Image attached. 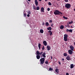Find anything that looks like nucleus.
Listing matches in <instances>:
<instances>
[{"instance_id":"48","label":"nucleus","mask_w":75,"mask_h":75,"mask_svg":"<svg viewBox=\"0 0 75 75\" xmlns=\"http://www.w3.org/2000/svg\"><path fill=\"white\" fill-rule=\"evenodd\" d=\"M41 0H39V1H41Z\"/></svg>"},{"instance_id":"3","label":"nucleus","mask_w":75,"mask_h":75,"mask_svg":"<svg viewBox=\"0 0 75 75\" xmlns=\"http://www.w3.org/2000/svg\"><path fill=\"white\" fill-rule=\"evenodd\" d=\"M64 40L65 41H67L68 39L67 38L68 37V35L67 34H64Z\"/></svg>"},{"instance_id":"29","label":"nucleus","mask_w":75,"mask_h":75,"mask_svg":"<svg viewBox=\"0 0 75 75\" xmlns=\"http://www.w3.org/2000/svg\"><path fill=\"white\" fill-rule=\"evenodd\" d=\"M69 32H70V33H72V30L70 29L69 30Z\"/></svg>"},{"instance_id":"44","label":"nucleus","mask_w":75,"mask_h":75,"mask_svg":"<svg viewBox=\"0 0 75 75\" xmlns=\"http://www.w3.org/2000/svg\"><path fill=\"white\" fill-rule=\"evenodd\" d=\"M59 64H61V62H59Z\"/></svg>"},{"instance_id":"20","label":"nucleus","mask_w":75,"mask_h":75,"mask_svg":"<svg viewBox=\"0 0 75 75\" xmlns=\"http://www.w3.org/2000/svg\"><path fill=\"white\" fill-rule=\"evenodd\" d=\"M63 55L64 57H67V56L68 55V54H67V53H64Z\"/></svg>"},{"instance_id":"24","label":"nucleus","mask_w":75,"mask_h":75,"mask_svg":"<svg viewBox=\"0 0 75 75\" xmlns=\"http://www.w3.org/2000/svg\"><path fill=\"white\" fill-rule=\"evenodd\" d=\"M45 25L46 26H48L49 25V23L48 22H46L45 23Z\"/></svg>"},{"instance_id":"30","label":"nucleus","mask_w":75,"mask_h":75,"mask_svg":"<svg viewBox=\"0 0 75 75\" xmlns=\"http://www.w3.org/2000/svg\"><path fill=\"white\" fill-rule=\"evenodd\" d=\"M24 17H27V14L24 13L23 14Z\"/></svg>"},{"instance_id":"5","label":"nucleus","mask_w":75,"mask_h":75,"mask_svg":"<svg viewBox=\"0 0 75 75\" xmlns=\"http://www.w3.org/2000/svg\"><path fill=\"white\" fill-rule=\"evenodd\" d=\"M68 53L70 55H72L73 54V52L71 50H68Z\"/></svg>"},{"instance_id":"55","label":"nucleus","mask_w":75,"mask_h":75,"mask_svg":"<svg viewBox=\"0 0 75 75\" xmlns=\"http://www.w3.org/2000/svg\"><path fill=\"white\" fill-rule=\"evenodd\" d=\"M74 59H75V58H74Z\"/></svg>"},{"instance_id":"8","label":"nucleus","mask_w":75,"mask_h":75,"mask_svg":"<svg viewBox=\"0 0 75 75\" xmlns=\"http://www.w3.org/2000/svg\"><path fill=\"white\" fill-rule=\"evenodd\" d=\"M48 33H50L49 35H50V36H51L52 35V32L51 31V30H50L48 31Z\"/></svg>"},{"instance_id":"2","label":"nucleus","mask_w":75,"mask_h":75,"mask_svg":"<svg viewBox=\"0 0 75 75\" xmlns=\"http://www.w3.org/2000/svg\"><path fill=\"white\" fill-rule=\"evenodd\" d=\"M40 64L41 65H43L44 63V62L45 61V58H42L40 59Z\"/></svg>"},{"instance_id":"41","label":"nucleus","mask_w":75,"mask_h":75,"mask_svg":"<svg viewBox=\"0 0 75 75\" xmlns=\"http://www.w3.org/2000/svg\"><path fill=\"white\" fill-rule=\"evenodd\" d=\"M42 24V25H45V23H44V22H43Z\"/></svg>"},{"instance_id":"21","label":"nucleus","mask_w":75,"mask_h":75,"mask_svg":"<svg viewBox=\"0 0 75 75\" xmlns=\"http://www.w3.org/2000/svg\"><path fill=\"white\" fill-rule=\"evenodd\" d=\"M36 54L38 55H40V52L38 51L36 52Z\"/></svg>"},{"instance_id":"7","label":"nucleus","mask_w":75,"mask_h":75,"mask_svg":"<svg viewBox=\"0 0 75 75\" xmlns=\"http://www.w3.org/2000/svg\"><path fill=\"white\" fill-rule=\"evenodd\" d=\"M66 59L68 61H70L71 60V58H70V56H68L66 58Z\"/></svg>"},{"instance_id":"25","label":"nucleus","mask_w":75,"mask_h":75,"mask_svg":"<svg viewBox=\"0 0 75 75\" xmlns=\"http://www.w3.org/2000/svg\"><path fill=\"white\" fill-rule=\"evenodd\" d=\"M63 18H64V19H65L66 20H67L68 19V18L67 17L65 16H64L63 17Z\"/></svg>"},{"instance_id":"43","label":"nucleus","mask_w":75,"mask_h":75,"mask_svg":"<svg viewBox=\"0 0 75 75\" xmlns=\"http://www.w3.org/2000/svg\"><path fill=\"white\" fill-rule=\"evenodd\" d=\"M66 75H69V73H66Z\"/></svg>"},{"instance_id":"22","label":"nucleus","mask_w":75,"mask_h":75,"mask_svg":"<svg viewBox=\"0 0 75 75\" xmlns=\"http://www.w3.org/2000/svg\"><path fill=\"white\" fill-rule=\"evenodd\" d=\"M38 45L39 49V50H40V47L41 46V44L39 43Z\"/></svg>"},{"instance_id":"51","label":"nucleus","mask_w":75,"mask_h":75,"mask_svg":"<svg viewBox=\"0 0 75 75\" xmlns=\"http://www.w3.org/2000/svg\"><path fill=\"white\" fill-rule=\"evenodd\" d=\"M71 28H72V26H71Z\"/></svg>"},{"instance_id":"9","label":"nucleus","mask_w":75,"mask_h":75,"mask_svg":"<svg viewBox=\"0 0 75 75\" xmlns=\"http://www.w3.org/2000/svg\"><path fill=\"white\" fill-rule=\"evenodd\" d=\"M43 44L45 46H46L47 45V42L45 41H44L43 42Z\"/></svg>"},{"instance_id":"12","label":"nucleus","mask_w":75,"mask_h":75,"mask_svg":"<svg viewBox=\"0 0 75 75\" xmlns=\"http://www.w3.org/2000/svg\"><path fill=\"white\" fill-rule=\"evenodd\" d=\"M55 72H57V74H58L59 73V69H57L55 70Z\"/></svg>"},{"instance_id":"49","label":"nucleus","mask_w":75,"mask_h":75,"mask_svg":"<svg viewBox=\"0 0 75 75\" xmlns=\"http://www.w3.org/2000/svg\"><path fill=\"white\" fill-rule=\"evenodd\" d=\"M45 0V1H47V0Z\"/></svg>"},{"instance_id":"26","label":"nucleus","mask_w":75,"mask_h":75,"mask_svg":"<svg viewBox=\"0 0 75 75\" xmlns=\"http://www.w3.org/2000/svg\"><path fill=\"white\" fill-rule=\"evenodd\" d=\"M72 23H73V21H72V20H71V21H70V22H69V24H72Z\"/></svg>"},{"instance_id":"19","label":"nucleus","mask_w":75,"mask_h":75,"mask_svg":"<svg viewBox=\"0 0 75 75\" xmlns=\"http://www.w3.org/2000/svg\"><path fill=\"white\" fill-rule=\"evenodd\" d=\"M40 33H42H42H44V31L43 30L40 29Z\"/></svg>"},{"instance_id":"47","label":"nucleus","mask_w":75,"mask_h":75,"mask_svg":"<svg viewBox=\"0 0 75 75\" xmlns=\"http://www.w3.org/2000/svg\"><path fill=\"white\" fill-rule=\"evenodd\" d=\"M51 59H52V56H51Z\"/></svg>"},{"instance_id":"23","label":"nucleus","mask_w":75,"mask_h":75,"mask_svg":"<svg viewBox=\"0 0 75 75\" xmlns=\"http://www.w3.org/2000/svg\"><path fill=\"white\" fill-rule=\"evenodd\" d=\"M36 10H40V7H39V6L36 7Z\"/></svg>"},{"instance_id":"50","label":"nucleus","mask_w":75,"mask_h":75,"mask_svg":"<svg viewBox=\"0 0 75 75\" xmlns=\"http://www.w3.org/2000/svg\"><path fill=\"white\" fill-rule=\"evenodd\" d=\"M51 27H52V25H51Z\"/></svg>"},{"instance_id":"35","label":"nucleus","mask_w":75,"mask_h":75,"mask_svg":"<svg viewBox=\"0 0 75 75\" xmlns=\"http://www.w3.org/2000/svg\"><path fill=\"white\" fill-rule=\"evenodd\" d=\"M43 52H41L40 53L39 55H41V54H42Z\"/></svg>"},{"instance_id":"39","label":"nucleus","mask_w":75,"mask_h":75,"mask_svg":"<svg viewBox=\"0 0 75 75\" xmlns=\"http://www.w3.org/2000/svg\"><path fill=\"white\" fill-rule=\"evenodd\" d=\"M47 11H49V10H50V8H47Z\"/></svg>"},{"instance_id":"46","label":"nucleus","mask_w":75,"mask_h":75,"mask_svg":"<svg viewBox=\"0 0 75 75\" xmlns=\"http://www.w3.org/2000/svg\"><path fill=\"white\" fill-rule=\"evenodd\" d=\"M28 1H31V0H28Z\"/></svg>"},{"instance_id":"33","label":"nucleus","mask_w":75,"mask_h":75,"mask_svg":"<svg viewBox=\"0 0 75 75\" xmlns=\"http://www.w3.org/2000/svg\"><path fill=\"white\" fill-rule=\"evenodd\" d=\"M28 14H31V12H30V11H28Z\"/></svg>"},{"instance_id":"42","label":"nucleus","mask_w":75,"mask_h":75,"mask_svg":"<svg viewBox=\"0 0 75 75\" xmlns=\"http://www.w3.org/2000/svg\"><path fill=\"white\" fill-rule=\"evenodd\" d=\"M27 17H30V15L29 14H27Z\"/></svg>"},{"instance_id":"6","label":"nucleus","mask_w":75,"mask_h":75,"mask_svg":"<svg viewBox=\"0 0 75 75\" xmlns=\"http://www.w3.org/2000/svg\"><path fill=\"white\" fill-rule=\"evenodd\" d=\"M70 49L71 50V51H73L74 50V47H73V46H72V45L70 46Z\"/></svg>"},{"instance_id":"15","label":"nucleus","mask_w":75,"mask_h":75,"mask_svg":"<svg viewBox=\"0 0 75 75\" xmlns=\"http://www.w3.org/2000/svg\"><path fill=\"white\" fill-rule=\"evenodd\" d=\"M36 57L37 59H39L40 58V55H37L36 56Z\"/></svg>"},{"instance_id":"11","label":"nucleus","mask_w":75,"mask_h":75,"mask_svg":"<svg viewBox=\"0 0 75 75\" xmlns=\"http://www.w3.org/2000/svg\"><path fill=\"white\" fill-rule=\"evenodd\" d=\"M47 51H49V50H51V47H50V46H47Z\"/></svg>"},{"instance_id":"4","label":"nucleus","mask_w":75,"mask_h":75,"mask_svg":"<svg viewBox=\"0 0 75 75\" xmlns=\"http://www.w3.org/2000/svg\"><path fill=\"white\" fill-rule=\"evenodd\" d=\"M65 7L67 8H71V5L69 4H66L65 5Z\"/></svg>"},{"instance_id":"32","label":"nucleus","mask_w":75,"mask_h":75,"mask_svg":"<svg viewBox=\"0 0 75 75\" xmlns=\"http://www.w3.org/2000/svg\"><path fill=\"white\" fill-rule=\"evenodd\" d=\"M45 63L46 64H48V61H46Z\"/></svg>"},{"instance_id":"40","label":"nucleus","mask_w":75,"mask_h":75,"mask_svg":"<svg viewBox=\"0 0 75 75\" xmlns=\"http://www.w3.org/2000/svg\"><path fill=\"white\" fill-rule=\"evenodd\" d=\"M65 2H68V0H65Z\"/></svg>"},{"instance_id":"10","label":"nucleus","mask_w":75,"mask_h":75,"mask_svg":"<svg viewBox=\"0 0 75 75\" xmlns=\"http://www.w3.org/2000/svg\"><path fill=\"white\" fill-rule=\"evenodd\" d=\"M41 12H42V13L44 12V8L43 7L41 8Z\"/></svg>"},{"instance_id":"45","label":"nucleus","mask_w":75,"mask_h":75,"mask_svg":"<svg viewBox=\"0 0 75 75\" xmlns=\"http://www.w3.org/2000/svg\"><path fill=\"white\" fill-rule=\"evenodd\" d=\"M62 61H64V59H62Z\"/></svg>"},{"instance_id":"54","label":"nucleus","mask_w":75,"mask_h":75,"mask_svg":"<svg viewBox=\"0 0 75 75\" xmlns=\"http://www.w3.org/2000/svg\"><path fill=\"white\" fill-rule=\"evenodd\" d=\"M58 0V1H59V0Z\"/></svg>"},{"instance_id":"17","label":"nucleus","mask_w":75,"mask_h":75,"mask_svg":"<svg viewBox=\"0 0 75 75\" xmlns=\"http://www.w3.org/2000/svg\"><path fill=\"white\" fill-rule=\"evenodd\" d=\"M60 29H63L64 28V25H62L60 27Z\"/></svg>"},{"instance_id":"37","label":"nucleus","mask_w":75,"mask_h":75,"mask_svg":"<svg viewBox=\"0 0 75 75\" xmlns=\"http://www.w3.org/2000/svg\"><path fill=\"white\" fill-rule=\"evenodd\" d=\"M45 49V48H44V46H43V47L42 48V50H44Z\"/></svg>"},{"instance_id":"52","label":"nucleus","mask_w":75,"mask_h":75,"mask_svg":"<svg viewBox=\"0 0 75 75\" xmlns=\"http://www.w3.org/2000/svg\"><path fill=\"white\" fill-rule=\"evenodd\" d=\"M74 45L75 46V42H74Z\"/></svg>"},{"instance_id":"16","label":"nucleus","mask_w":75,"mask_h":75,"mask_svg":"<svg viewBox=\"0 0 75 75\" xmlns=\"http://www.w3.org/2000/svg\"><path fill=\"white\" fill-rule=\"evenodd\" d=\"M74 68V64H71L70 65V68L71 69L72 68Z\"/></svg>"},{"instance_id":"34","label":"nucleus","mask_w":75,"mask_h":75,"mask_svg":"<svg viewBox=\"0 0 75 75\" xmlns=\"http://www.w3.org/2000/svg\"><path fill=\"white\" fill-rule=\"evenodd\" d=\"M50 23H52V21L51 20H50L49 21Z\"/></svg>"},{"instance_id":"14","label":"nucleus","mask_w":75,"mask_h":75,"mask_svg":"<svg viewBox=\"0 0 75 75\" xmlns=\"http://www.w3.org/2000/svg\"><path fill=\"white\" fill-rule=\"evenodd\" d=\"M35 4L36 6H38V1H37V0H35Z\"/></svg>"},{"instance_id":"31","label":"nucleus","mask_w":75,"mask_h":75,"mask_svg":"<svg viewBox=\"0 0 75 75\" xmlns=\"http://www.w3.org/2000/svg\"><path fill=\"white\" fill-rule=\"evenodd\" d=\"M52 70H53V69H52V68H51V67H50L49 68V70L50 71H52Z\"/></svg>"},{"instance_id":"27","label":"nucleus","mask_w":75,"mask_h":75,"mask_svg":"<svg viewBox=\"0 0 75 75\" xmlns=\"http://www.w3.org/2000/svg\"><path fill=\"white\" fill-rule=\"evenodd\" d=\"M48 4L49 6H51L52 5V4H51L50 2H49Z\"/></svg>"},{"instance_id":"53","label":"nucleus","mask_w":75,"mask_h":75,"mask_svg":"<svg viewBox=\"0 0 75 75\" xmlns=\"http://www.w3.org/2000/svg\"><path fill=\"white\" fill-rule=\"evenodd\" d=\"M74 11H75V8L74 9Z\"/></svg>"},{"instance_id":"13","label":"nucleus","mask_w":75,"mask_h":75,"mask_svg":"<svg viewBox=\"0 0 75 75\" xmlns=\"http://www.w3.org/2000/svg\"><path fill=\"white\" fill-rule=\"evenodd\" d=\"M46 55V54H45V53H43V54L42 55V57H44V58H45V57H46V56H45V55Z\"/></svg>"},{"instance_id":"28","label":"nucleus","mask_w":75,"mask_h":75,"mask_svg":"<svg viewBox=\"0 0 75 75\" xmlns=\"http://www.w3.org/2000/svg\"><path fill=\"white\" fill-rule=\"evenodd\" d=\"M33 8L34 10H36V8L35 7V6H33Z\"/></svg>"},{"instance_id":"18","label":"nucleus","mask_w":75,"mask_h":75,"mask_svg":"<svg viewBox=\"0 0 75 75\" xmlns=\"http://www.w3.org/2000/svg\"><path fill=\"white\" fill-rule=\"evenodd\" d=\"M47 30H52V28H51V27H48V28H47Z\"/></svg>"},{"instance_id":"38","label":"nucleus","mask_w":75,"mask_h":75,"mask_svg":"<svg viewBox=\"0 0 75 75\" xmlns=\"http://www.w3.org/2000/svg\"><path fill=\"white\" fill-rule=\"evenodd\" d=\"M50 13L51 14H52V11H50Z\"/></svg>"},{"instance_id":"1","label":"nucleus","mask_w":75,"mask_h":75,"mask_svg":"<svg viewBox=\"0 0 75 75\" xmlns=\"http://www.w3.org/2000/svg\"><path fill=\"white\" fill-rule=\"evenodd\" d=\"M54 13L55 15H60V14L62 15V13L57 10H55Z\"/></svg>"},{"instance_id":"36","label":"nucleus","mask_w":75,"mask_h":75,"mask_svg":"<svg viewBox=\"0 0 75 75\" xmlns=\"http://www.w3.org/2000/svg\"><path fill=\"white\" fill-rule=\"evenodd\" d=\"M69 30L68 29H67L66 30V31L67 32H69Z\"/></svg>"}]
</instances>
